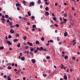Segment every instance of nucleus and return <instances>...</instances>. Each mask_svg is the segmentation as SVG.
<instances>
[{"mask_svg": "<svg viewBox=\"0 0 80 80\" xmlns=\"http://www.w3.org/2000/svg\"><path fill=\"white\" fill-rule=\"evenodd\" d=\"M32 28H35L36 27V25L34 24L32 26Z\"/></svg>", "mask_w": 80, "mask_h": 80, "instance_id": "27", "label": "nucleus"}, {"mask_svg": "<svg viewBox=\"0 0 80 80\" xmlns=\"http://www.w3.org/2000/svg\"><path fill=\"white\" fill-rule=\"evenodd\" d=\"M26 3V1H25V0H23L22 1V3H23V4H25V3Z\"/></svg>", "mask_w": 80, "mask_h": 80, "instance_id": "32", "label": "nucleus"}, {"mask_svg": "<svg viewBox=\"0 0 80 80\" xmlns=\"http://www.w3.org/2000/svg\"><path fill=\"white\" fill-rule=\"evenodd\" d=\"M38 50H37V49H35L34 50V52L35 53H37V52H38V51H37Z\"/></svg>", "mask_w": 80, "mask_h": 80, "instance_id": "26", "label": "nucleus"}, {"mask_svg": "<svg viewBox=\"0 0 80 80\" xmlns=\"http://www.w3.org/2000/svg\"><path fill=\"white\" fill-rule=\"evenodd\" d=\"M20 5V4H19V3H17L16 4V6L17 7H19Z\"/></svg>", "mask_w": 80, "mask_h": 80, "instance_id": "19", "label": "nucleus"}, {"mask_svg": "<svg viewBox=\"0 0 80 80\" xmlns=\"http://www.w3.org/2000/svg\"><path fill=\"white\" fill-rule=\"evenodd\" d=\"M36 44L37 45H39L40 44V42H39V41H37L36 42Z\"/></svg>", "mask_w": 80, "mask_h": 80, "instance_id": "7", "label": "nucleus"}, {"mask_svg": "<svg viewBox=\"0 0 80 80\" xmlns=\"http://www.w3.org/2000/svg\"><path fill=\"white\" fill-rule=\"evenodd\" d=\"M21 60H22V61L25 60V57H21Z\"/></svg>", "mask_w": 80, "mask_h": 80, "instance_id": "12", "label": "nucleus"}, {"mask_svg": "<svg viewBox=\"0 0 80 80\" xmlns=\"http://www.w3.org/2000/svg\"><path fill=\"white\" fill-rule=\"evenodd\" d=\"M38 31H39V32H41V29L40 28H39L38 29Z\"/></svg>", "mask_w": 80, "mask_h": 80, "instance_id": "52", "label": "nucleus"}, {"mask_svg": "<svg viewBox=\"0 0 80 80\" xmlns=\"http://www.w3.org/2000/svg\"><path fill=\"white\" fill-rule=\"evenodd\" d=\"M7 23H9V22H10V20H9V19H8L7 20Z\"/></svg>", "mask_w": 80, "mask_h": 80, "instance_id": "48", "label": "nucleus"}, {"mask_svg": "<svg viewBox=\"0 0 80 80\" xmlns=\"http://www.w3.org/2000/svg\"><path fill=\"white\" fill-rule=\"evenodd\" d=\"M57 39H58V41H59V37H58L57 38Z\"/></svg>", "mask_w": 80, "mask_h": 80, "instance_id": "59", "label": "nucleus"}, {"mask_svg": "<svg viewBox=\"0 0 80 80\" xmlns=\"http://www.w3.org/2000/svg\"><path fill=\"white\" fill-rule=\"evenodd\" d=\"M62 54H65V51H62Z\"/></svg>", "mask_w": 80, "mask_h": 80, "instance_id": "60", "label": "nucleus"}, {"mask_svg": "<svg viewBox=\"0 0 80 80\" xmlns=\"http://www.w3.org/2000/svg\"><path fill=\"white\" fill-rule=\"evenodd\" d=\"M77 80H80V78H77Z\"/></svg>", "mask_w": 80, "mask_h": 80, "instance_id": "64", "label": "nucleus"}, {"mask_svg": "<svg viewBox=\"0 0 80 80\" xmlns=\"http://www.w3.org/2000/svg\"><path fill=\"white\" fill-rule=\"evenodd\" d=\"M8 80H11V78H8Z\"/></svg>", "mask_w": 80, "mask_h": 80, "instance_id": "63", "label": "nucleus"}, {"mask_svg": "<svg viewBox=\"0 0 80 80\" xmlns=\"http://www.w3.org/2000/svg\"><path fill=\"white\" fill-rule=\"evenodd\" d=\"M17 47H20V43H18V45H17Z\"/></svg>", "mask_w": 80, "mask_h": 80, "instance_id": "23", "label": "nucleus"}, {"mask_svg": "<svg viewBox=\"0 0 80 80\" xmlns=\"http://www.w3.org/2000/svg\"><path fill=\"white\" fill-rule=\"evenodd\" d=\"M37 50H39V51H42V50L43 51V48L41 47L39 48L38 47L37 48Z\"/></svg>", "mask_w": 80, "mask_h": 80, "instance_id": "1", "label": "nucleus"}, {"mask_svg": "<svg viewBox=\"0 0 80 80\" xmlns=\"http://www.w3.org/2000/svg\"><path fill=\"white\" fill-rule=\"evenodd\" d=\"M45 3H46V5H49V2H48L47 3V2H45Z\"/></svg>", "mask_w": 80, "mask_h": 80, "instance_id": "41", "label": "nucleus"}, {"mask_svg": "<svg viewBox=\"0 0 80 80\" xmlns=\"http://www.w3.org/2000/svg\"><path fill=\"white\" fill-rule=\"evenodd\" d=\"M52 18L53 20H54V21H56V20H57V18L55 17L53 18Z\"/></svg>", "mask_w": 80, "mask_h": 80, "instance_id": "25", "label": "nucleus"}, {"mask_svg": "<svg viewBox=\"0 0 80 80\" xmlns=\"http://www.w3.org/2000/svg\"><path fill=\"white\" fill-rule=\"evenodd\" d=\"M45 10L46 11H48L49 10V8L48 7H47L45 8Z\"/></svg>", "mask_w": 80, "mask_h": 80, "instance_id": "11", "label": "nucleus"}, {"mask_svg": "<svg viewBox=\"0 0 80 80\" xmlns=\"http://www.w3.org/2000/svg\"><path fill=\"white\" fill-rule=\"evenodd\" d=\"M12 22H9V25H12Z\"/></svg>", "mask_w": 80, "mask_h": 80, "instance_id": "39", "label": "nucleus"}, {"mask_svg": "<svg viewBox=\"0 0 80 80\" xmlns=\"http://www.w3.org/2000/svg\"><path fill=\"white\" fill-rule=\"evenodd\" d=\"M2 18H5V16L4 15H3L2 16Z\"/></svg>", "mask_w": 80, "mask_h": 80, "instance_id": "51", "label": "nucleus"}, {"mask_svg": "<svg viewBox=\"0 0 80 80\" xmlns=\"http://www.w3.org/2000/svg\"><path fill=\"white\" fill-rule=\"evenodd\" d=\"M8 70H11V69H12V67H11L10 66H8Z\"/></svg>", "mask_w": 80, "mask_h": 80, "instance_id": "17", "label": "nucleus"}, {"mask_svg": "<svg viewBox=\"0 0 80 80\" xmlns=\"http://www.w3.org/2000/svg\"><path fill=\"white\" fill-rule=\"evenodd\" d=\"M4 78H7V75H5L4 76Z\"/></svg>", "mask_w": 80, "mask_h": 80, "instance_id": "50", "label": "nucleus"}, {"mask_svg": "<svg viewBox=\"0 0 80 80\" xmlns=\"http://www.w3.org/2000/svg\"><path fill=\"white\" fill-rule=\"evenodd\" d=\"M76 43H77L76 42H73V46H74L75 45V44H76Z\"/></svg>", "mask_w": 80, "mask_h": 80, "instance_id": "40", "label": "nucleus"}, {"mask_svg": "<svg viewBox=\"0 0 80 80\" xmlns=\"http://www.w3.org/2000/svg\"><path fill=\"white\" fill-rule=\"evenodd\" d=\"M46 59H50V57L49 56H47L46 57Z\"/></svg>", "mask_w": 80, "mask_h": 80, "instance_id": "18", "label": "nucleus"}, {"mask_svg": "<svg viewBox=\"0 0 80 80\" xmlns=\"http://www.w3.org/2000/svg\"><path fill=\"white\" fill-rule=\"evenodd\" d=\"M63 20L65 22H67V19H63Z\"/></svg>", "mask_w": 80, "mask_h": 80, "instance_id": "36", "label": "nucleus"}, {"mask_svg": "<svg viewBox=\"0 0 80 80\" xmlns=\"http://www.w3.org/2000/svg\"><path fill=\"white\" fill-rule=\"evenodd\" d=\"M58 5V3H55V6H57Z\"/></svg>", "mask_w": 80, "mask_h": 80, "instance_id": "58", "label": "nucleus"}, {"mask_svg": "<svg viewBox=\"0 0 80 80\" xmlns=\"http://www.w3.org/2000/svg\"><path fill=\"white\" fill-rule=\"evenodd\" d=\"M5 17H6V18H8V15H5Z\"/></svg>", "mask_w": 80, "mask_h": 80, "instance_id": "37", "label": "nucleus"}, {"mask_svg": "<svg viewBox=\"0 0 80 80\" xmlns=\"http://www.w3.org/2000/svg\"><path fill=\"white\" fill-rule=\"evenodd\" d=\"M23 80H25L26 79V78H25V77H24L23 78Z\"/></svg>", "mask_w": 80, "mask_h": 80, "instance_id": "55", "label": "nucleus"}, {"mask_svg": "<svg viewBox=\"0 0 80 80\" xmlns=\"http://www.w3.org/2000/svg\"><path fill=\"white\" fill-rule=\"evenodd\" d=\"M15 67H17V66H18L17 64L15 63Z\"/></svg>", "mask_w": 80, "mask_h": 80, "instance_id": "44", "label": "nucleus"}, {"mask_svg": "<svg viewBox=\"0 0 80 80\" xmlns=\"http://www.w3.org/2000/svg\"><path fill=\"white\" fill-rule=\"evenodd\" d=\"M34 5H35V4L34 3V2H31L29 5V7H32V6H34Z\"/></svg>", "mask_w": 80, "mask_h": 80, "instance_id": "2", "label": "nucleus"}, {"mask_svg": "<svg viewBox=\"0 0 80 80\" xmlns=\"http://www.w3.org/2000/svg\"><path fill=\"white\" fill-rule=\"evenodd\" d=\"M8 38H12V36H11V35H9L8 36Z\"/></svg>", "mask_w": 80, "mask_h": 80, "instance_id": "31", "label": "nucleus"}, {"mask_svg": "<svg viewBox=\"0 0 80 80\" xmlns=\"http://www.w3.org/2000/svg\"><path fill=\"white\" fill-rule=\"evenodd\" d=\"M63 22H64L63 21H62L61 22L60 24L61 25H62V24H63Z\"/></svg>", "mask_w": 80, "mask_h": 80, "instance_id": "45", "label": "nucleus"}, {"mask_svg": "<svg viewBox=\"0 0 80 80\" xmlns=\"http://www.w3.org/2000/svg\"><path fill=\"white\" fill-rule=\"evenodd\" d=\"M41 40L42 41H43V40H44V38H43V37L41 38Z\"/></svg>", "mask_w": 80, "mask_h": 80, "instance_id": "38", "label": "nucleus"}, {"mask_svg": "<svg viewBox=\"0 0 80 80\" xmlns=\"http://www.w3.org/2000/svg\"><path fill=\"white\" fill-rule=\"evenodd\" d=\"M28 16H31V13H30V12H28Z\"/></svg>", "mask_w": 80, "mask_h": 80, "instance_id": "16", "label": "nucleus"}, {"mask_svg": "<svg viewBox=\"0 0 80 80\" xmlns=\"http://www.w3.org/2000/svg\"><path fill=\"white\" fill-rule=\"evenodd\" d=\"M30 54L32 56H33V53H32V52H30Z\"/></svg>", "mask_w": 80, "mask_h": 80, "instance_id": "28", "label": "nucleus"}, {"mask_svg": "<svg viewBox=\"0 0 80 80\" xmlns=\"http://www.w3.org/2000/svg\"><path fill=\"white\" fill-rule=\"evenodd\" d=\"M23 19L24 20H27V18H24Z\"/></svg>", "mask_w": 80, "mask_h": 80, "instance_id": "62", "label": "nucleus"}, {"mask_svg": "<svg viewBox=\"0 0 80 80\" xmlns=\"http://www.w3.org/2000/svg\"><path fill=\"white\" fill-rule=\"evenodd\" d=\"M24 53H27V54H28V53H29V51H24Z\"/></svg>", "mask_w": 80, "mask_h": 80, "instance_id": "13", "label": "nucleus"}, {"mask_svg": "<svg viewBox=\"0 0 80 80\" xmlns=\"http://www.w3.org/2000/svg\"><path fill=\"white\" fill-rule=\"evenodd\" d=\"M64 58H65V59H67V58H68V56H65L64 57Z\"/></svg>", "mask_w": 80, "mask_h": 80, "instance_id": "29", "label": "nucleus"}, {"mask_svg": "<svg viewBox=\"0 0 80 80\" xmlns=\"http://www.w3.org/2000/svg\"><path fill=\"white\" fill-rule=\"evenodd\" d=\"M13 26L12 25H11L10 27V28H13Z\"/></svg>", "mask_w": 80, "mask_h": 80, "instance_id": "49", "label": "nucleus"}, {"mask_svg": "<svg viewBox=\"0 0 80 80\" xmlns=\"http://www.w3.org/2000/svg\"><path fill=\"white\" fill-rule=\"evenodd\" d=\"M49 15V13L48 12H47V11H46L45 12V15L46 16H48V15Z\"/></svg>", "mask_w": 80, "mask_h": 80, "instance_id": "5", "label": "nucleus"}, {"mask_svg": "<svg viewBox=\"0 0 80 80\" xmlns=\"http://www.w3.org/2000/svg\"><path fill=\"white\" fill-rule=\"evenodd\" d=\"M36 61L34 59H32L31 60V61L32 62V63H35Z\"/></svg>", "mask_w": 80, "mask_h": 80, "instance_id": "3", "label": "nucleus"}, {"mask_svg": "<svg viewBox=\"0 0 80 80\" xmlns=\"http://www.w3.org/2000/svg\"><path fill=\"white\" fill-rule=\"evenodd\" d=\"M10 32L11 33H14V31H13L12 29L10 30Z\"/></svg>", "mask_w": 80, "mask_h": 80, "instance_id": "6", "label": "nucleus"}, {"mask_svg": "<svg viewBox=\"0 0 80 80\" xmlns=\"http://www.w3.org/2000/svg\"><path fill=\"white\" fill-rule=\"evenodd\" d=\"M17 41H18V39H15L13 40L14 42H17Z\"/></svg>", "mask_w": 80, "mask_h": 80, "instance_id": "14", "label": "nucleus"}, {"mask_svg": "<svg viewBox=\"0 0 80 80\" xmlns=\"http://www.w3.org/2000/svg\"><path fill=\"white\" fill-rule=\"evenodd\" d=\"M28 46H26L25 47V49H28Z\"/></svg>", "mask_w": 80, "mask_h": 80, "instance_id": "43", "label": "nucleus"}, {"mask_svg": "<svg viewBox=\"0 0 80 80\" xmlns=\"http://www.w3.org/2000/svg\"><path fill=\"white\" fill-rule=\"evenodd\" d=\"M54 26H55V27H58V25L57 24H55L54 25Z\"/></svg>", "mask_w": 80, "mask_h": 80, "instance_id": "33", "label": "nucleus"}, {"mask_svg": "<svg viewBox=\"0 0 80 80\" xmlns=\"http://www.w3.org/2000/svg\"><path fill=\"white\" fill-rule=\"evenodd\" d=\"M30 46H32V43H30V44H29Z\"/></svg>", "mask_w": 80, "mask_h": 80, "instance_id": "54", "label": "nucleus"}, {"mask_svg": "<svg viewBox=\"0 0 80 80\" xmlns=\"http://www.w3.org/2000/svg\"><path fill=\"white\" fill-rule=\"evenodd\" d=\"M15 66V64L14 63H12V67H13V66Z\"/></svg>", "mask_w": 80, "mask_h": 80, "instance_id": "47", "label": "nucleus"}, {"mask_svg": "<svg viewBox=\"0 0 80 80\" xmlns=\"http://www.w3.org/2000/svg\"><path fill=\"white\" fill-rule=\"evenodd\" d=\"M43 77H47V74H43Z\"/></svg>", "mask_w": 80, "mask_h": 80, "instance_id": "34", "label": "nucleus"}, {"mask_svg": "<svg viewBox=\"0 0 80 80\" xmlns=\"http://www.w3.org/2000/svg\"><path fill=\"white\" fill-rule=\"evenodd\" d=\"M31 19L32 20H34L35 19V17H34V16H32L31 17Z\"/></svg>", "mask_w": 80, "mask_h": 80, "instance_id": "22", "label": "nucleus"}, {"mask_svg": "<svg viewBox=\"0 0 80 80\" xmlns=\"http://www.w3.org/2000/svg\"><path fill=\"white\" fill-rule=\"evenodd\" d=\"M16 27H19V24H16Z\"/></svg>", "mask_w": 80, "mask_h": 80, "instance_id": "35", "label": "nucleus"}, {"mask_svg": "<svg viewBox=\"0 0 80 80\" xmlns=\"http://www.w3.org/2000/svg\"><path fill=\"white\" fill-rule=\"evenodd\" d=\"M41 3V1L40 0H39L38 1V4H40V3Z\"/></svg>", "mask_w": 80, "mask_h": 80, "instance_id": "21", "label": "nucleus"}, {"mask_svg": "<svg viewBox=\"0 0 80 80\" xmlns=\"http://www.w3.org/2000/svg\"><path fill=\"white\" fill-rule=\"evenodd\" d=\"M68 35V33L67 32H66L64 33V37H67V36Z\"/></svg>", "mask_w": 80, "mask_h": 80, "instance_id": "10", "label": "nucleus"}, {"mask_svg": "<svg viewBox=\"0 0 80 80\" xmlns=\"http://www.w3.org/2000/svg\"><path fill=\"white\" fill-rule=\"evenodd\" d=\"M61 69H62L63 67H64V66H63V64H61Z\"/></svg>", "mask_w": 80, "mask_h": 80, "instance_id": "20", "label": "nucleus"}, {"mask_svg": "<svg viewBox=\"0 0 80 80\" xmlns=\"http://www.w3.org/2000/svg\"><path fill=\"white\" fill-rule=\"evenodd\" d=\"M4 47L3 46H1L0 47V50H3Z\"/></svg>", "mask_w": 80, "mask_h": 80, "instance_id": "15", "label": "nucleus"}, {"mask_svg": "<svg viewBox=\"0 0 80 80\" xmlns=\"http://www.w3.org/2000/svg\"><path fill=\"white\" fill-rule=\"evenodd\" d=\"M17 9L18 10H20V8L19 7H17Z\"/></svg>", "mask_w": 80, "mask_h": 80, "instance_id": "56", "label": "nucleus"}, {"mask_svg": "<svg viewBox=\"0 0 80 80\" xmlns=\"http://www.w3.org/2000/svg\"><path fill=\"white\" fill-rule=\"evenodd\" d=\"M50 42H53V40H50Z\"/></svg>", "mask_w": 80, "mask_h": 80, "instance_id": "53", "label": "nucleus"}, {"mask_svg": "<svg viewBox=\"0 0 80 80\" xmlns=\"http://www.w3.org/2000/svg\"><path fill=\"white\" fill-rule=\"evenodd\" d=\"M23 39L24 40H26V39H27V37L24 36L23 38Z\"/></svg>", "mask_w": 80, "mask_h": 80, "instance_id": "30", "label": "nucleus"}, {"mask_svg": "<svg viewBox=\"0 0 80 80\" xmlns=\"http://www.w3.org/2000/svg\"><path fill=\"white\" fill-rule=\"evenodd\" d=\"M42 51H45L46 52H47V51H48L47 50V49L46 48L44 49L43 48V49L42 50Z\"/></svg>", "mask_w": 80, "mask_h": 80, "instance_id": "24", "label": "nucleus"}, {"mask_svg": "<svg viewBox=\"0 0 80 80\" xmlns=\"http://www.w3.org/2000/svg\"><path fill=\"white\" fill-rule=\"evenodd\" d=\"M64 78L65 79V80H67V75H65L64 76Z\"/></svg>", "mask_w": 80, "mask_h": 80, "instance_id": "8", "label": "nucleus"}, {"mask_svg": "<svg viewBox=\"0 0 80 80\" xmlns=\"http://www.w3.org/2000/svg\"><path fill=\"white\" fill-rule=\"evenodd\" d=\"M20 56H22V52H20Z\"/></svg>", "mask_w": 80, "mask_h": 80, "instance_id": "61", "label": "nucleus"}, {"mask_svg": "<svg viewBox=\"0 0 80 80\" xmlns=\"http://www.w3.org/2000/svg\"><path fill=\"white\" fill-rule=\"evenodd\" d=\"M7 43H8V45H12V43L9 41H8L7 42Z\"/></svg>", "mask_w": 80, "mask_h": 80, "instance_id": "9", "label": "nucleus"}, {"mask_svg": "<svg viewBox=\"0 0 80 80\" xmlns=\"http://www.w3.org/2000/svg\"><path fill=\"white\" fill-rule=\"evenodd\" d=\"M30 51L31 52H33V50H35V49H34L33 48H31L30 49Z\"/></svg>", "mask_w": 80, "mask_h": 80, "instance_id": "4", "label": "nucleus"}, {"mask_svg": "<svg viewBox=\"0 0 80 80\" xmlns=\"http://www.w3.org/2000/svg\"><path fill=\"white\" fill-rule=\"evenodd\" d=\"M21 72V69H19V70H18V72Z\"/></svg>", "mask_w": 80, "mask_h": 80, "instance_id": "46", "label": "nucleus"}, {"mask_svg": "<svg viewBox=\"0 0 80 80\" xmlns=\"http://www.w3.org/2000/svg\"><path fill=\"white\" fill-rule=\"evenodd\" d=\"M9 19L10 20H11V21L12 20V18H11V17H9Z\"/></svg>", "mask_w": 80, "mask_h": 80, "instance_id": "42", "label": "nucleus"}, {"mask_svg": "<svg viewBox=\"0 0 80 80\" xmlns=\"http://www.w3.org/2000/svg\"><path fill=\"white\" fill-rule=\"evenodd\" d=\"M73 57V60H75V59H76V58H75V57Z\"/></svg>", "mask_w": 80, "mask_h": 80, "instance_id": "57", "label": "nucleus"}]
</instances>
